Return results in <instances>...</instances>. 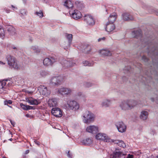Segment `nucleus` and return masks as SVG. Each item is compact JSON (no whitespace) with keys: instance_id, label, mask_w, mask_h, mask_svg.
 I'll list each match as a JSON object with an SVG mask.
<instances>
[{"instance_id":"obj_1","label":"nucleus","mask_w":158,"mask_h":158,"mask_svg":"<svg viewBox=\"0 0 158 158\" xmlns=\"http://www.w3.org/2000/svg\"><path fill=\"white\" fill-rule=\"evenodd\" d=\"M83 120L85 123L88 124L94 121L95 115L91 112L87 110L84 112L82 114Z\"/></svg>"},{"instance_id":"obj_2","label":"nucleus","mask_w":158,"mask_h":158,"mask_svg":"<svg viewBox=\"0 0 158 158\" xmlns=\"http://www.w3.org/2000/svg\"><path fill=\"white\" fill-rule=\"evenodd\" d=\"M13 82L8 79L0 81V94H4L6 93V89L8 87L12 85Z\"/></svg>"},{"instance_id":"obj_3","label":"nucleus","mask_w":158,"mask_h":158,"mask_svg":"<svg viewBox=\"0 0 158 158\" xmlns=\"http://www.w3.org/2000/svg\"><path fill=\"white\" fill-rule=\"evenodd\" d=\"M6 58L8 64L10 67L16 69H18L20 68L18 62L15 57L10 55H8Z\"/></svg>"},{"instance_id":"obj_4","label":"nucleus","mask_w":158,"mask_h":158,"mask_svg":"<svg viewBox=\"0 0 158 158\" xmlns=\"http://www.w3.org/2000/svg\"><path fill=\"white\" fill-rule=\"evenodd\" d=\"M65 106L68 109L76 111L79 108V104L74 100L67 101V104H65Z\"/></svg>"},{"instance_id":"obj_5","label":"nucleus","mask_w":158,"mask_h":158,"mask_svg":"<svg viewBox=\"0 0 158 158\" xmlns=\"http://www.w3.org/2000/svg\"><path fill=\"white\" fill-rule=\"evenodd\" d=\"M132 35L135 38H139L140 40L141 44L142 45V47L145 46L148 44V42L146 41V39H144L143 40L142 37V31L140 29H139L137 30L134 31L132 32Z\"/></svg>"},{"instance_id":"obj_6","label":"nucleus","mask_w":158,"mask_h":158,"mask_svg":"<svg viewBox=\"0 0 158 158\" xmlns=\"http://www.w3.org/2000/svg\"><path fill=\"white\" fill-rule=\"evenodd\" d=\"M126 154L123 153L120 149L116 148L112 154L110 156V158H125Z\"/></svg>"},{"instance_id":"obj_7","label":"nucleus","mask_w":158,"mask_h":158,"mask_svg":"<svg viewBox=\"0 0 158 158\" xmlns=\"http://www.w3.org/2000/svg\"><path fill=\"white\" fill-rule=\"evenodd\" d=\"M72 91V90L69 88L62 87L58 89L57 93L59 94L66 96L70 95Z\"/></svg>"},{"instance_id":"obj_8","label":"nucleus","mask_w":158,"mask_h":158,"mask_svg":"<svg viewBox=\"0 0 158 158\" xmlns=\"http://www.w3.org/2000/svg\"><path fill=\"white\" fill-rule=\"evenodd\" d=\"M62 80L60 76L53 77L51 79L50 84L52 86H58L61 84Z\"/></svg>"},{"instance_id":"obj_9","label":"nucleus","mask_w":158,"mask_h":158,"mask_svg":"<svg viewBox=\"0 0 158 158\" xmlns=\"http://www.w3.org/2000/svg\"><path fill=\"white\" fill-rule=\"evenodd\" d=\"M95 138L97 139L102 140L106 142L112 141L111 139L107 135L103 133H100L97 134Z\"/></svg>"},{"instance_id":"obj_10","label":"nucleus","mask_w":158,"mask_h":158,"mask_svg":"<svg viewBox=\"0 0 158 158\" xmlns=\"http://www.w3.org/2000/svg\"><path fill=\"white\" fill-rule=\"evenodd\" d=\"M61 64L63 67L66 68L74 66L75 65V61L72 59H68L66 60L64 59Z\"/></svg>"},{"instance_id":"obj_11","label":"nucleus","mask_w":158,"mask_h":158,"mask_svg":"<svg viewBox=\"0 0 158 158\" xmlns=\"http://www.w3.org/2000/svg\"><path fill=\"white\" fill-rule=\"evenodd\" d=\"M84 20L89 26H93L95 24L94 19L90 15H85L84 17Z\"/></svg>"},{"instance_id":"obj_12","label":"nucleus","mask_w":158,"mask_h":158,"mask_svg":"<svg viewBox=\"0 0 158 158\" xmlns=\"http://www.w3.org/2000/svg\"><path fill=\"white\" fill-rule=\"evenodd\" d=\"M115 126L119 132L123 133L126 131L127 129L126 125L122 121L117 122Z\"/></svg>"},{"instance_id":"obj_13","label":"nucleus","mask_w":158,"mask_h":158,"mask_svg":"<svg viewBox=\"0 0 158 158\" xmlns=\"http://www.w3.org/2000/svg\"><path fill=\"white\" fill-rule=\"evenodd\" d=\"M86 131L92 134H95L98 131V127L94 125L89 126L86 128Z\"/></svg>"},{"instance_id":"obj_14","label":"nucleus","mask_w":158,"mask_h":158,"mask_svg":"<svg viewBox=\"0 0 158 158\" xmlns=\"http://www.w3.org/2000/svg\"><path fill=\"white\" fill-rule=\"evenodd\" d=\"M56 61V59L52 57H49L44 59L43 62L44 65L49 66L52 65Z\"/></svg>"},{"instance_id":"obj_15","label":"nucleus","mask_w":158,"mask_h":158,"mask_svg":"<svg viewBox=\"0 0 158 158\" xmlns=\"http://www.w3.org/2000/svg\"><path fill=\"white\" fill-rule=\"evenodd\" d=\"M69 14L74 19H78L81 17V13L77 10H74L73 11L71 10L69 11Z\"/></svg>"},{"instance_id":"obj_16","label":"nucleus","mask_w":158,"mask_h":158,"mask_svg":"<svg viewBox=\"0 0 158 158\" xmlns=\"http://www.w3.org/2000/svg\"><path fill=\"white\" fill-rule=\"evenodd\" d=\"M52 114L57 117H60L62 115V113L61 110L59 108H53L51 110Z\"/></svg>"},{"instance_id":"obj_17","label":"nucleus","mask_w":158,"mask_h":158,"mask_svg":"<svg viewBox=\"0 0 158 158\" xmlns=\"http://www.w3.org/2000/svg\"><path fill=\"white\" fill-rule=\"evenodd\" d=\"M39 88L40 89V93L43 95L47 96L50 94V91L44 85H40Z\"/></svg>"},{"instance_id":"obj_18","label":"nucleus","mask_w":158,"mask_h":158,"mask_svg":"<svg viewBox=\"0 0 158 158\" xmlns=\"http://www.w3.org/2000/svg\"><path fill=\"white\" fill-rule=\"evenodd\" d=\"M58 99L56 98H53L49 99L48 104L50 107L56 106L57 105Z\"/></svg>"},{"instance_id":"obj_19","label":"nucleus","mask_w":158,"mask_h":158,"mask_svg":"<svg viewBox=\"0 0 158 158\" xmlns=\"http://www.w3.org/2000/svg\"><path fill=\"white\" fill-rule=\"evenodd\" d=\"M112 102V100L111 99H105L102 102L101 105L102 107H107L111 105Z\"/></svg>"},{"instance_id":"obj_20","label":"nucleus","mask_w":158,"mask_h":158,"mask_svg":"<svg viewBox=\"0 0 158 158\" xmlns=\"http://www.w3.org/2000/svg\"><path fill=\"white\" fill-rule=\"evenodd\" d=\"M119 106L123 110H129L127 100L120 102L119 104Z\"/></svg>"},{"instance_id":"obj_21","label":"nucleus","mask_w":158,"mask_h":158,"mask_svg":"<svg viewBox=\"0 0 158 158\" xmlns=\"http://www.w3.org/2000/svg\"><path fill=\"white\" fill-rule=\"evenodd\" d=\"M115 25L113 23H109L106 24V30L109 32H114V31L115 30Z\"/></svg>"},{"instance_id":"obj_22","label":"nucleus","mask_w":158,"mask_h":158,"mask_svg":"<svg viewBox=\"0 0 158 158\" xmlns=\"http://www.w3.org/2000/svg\"><path fill=\"white\" fill-rule=\"evenodd\" d=\"M122 19L124 21L133 20L134 19L133 17L130 15L128 13H123L122 15Z\"/></svg>"},{"instance_id":"obj_23","label":"nucleus","mask_w":158,"mask_h":158,"mask_svg":"<svg viewBox=\"0 0 158 158\" xmlns=\"http://www.w3.org/2000/svg\"><path fill=\"white\" fill-rule=\"evenodd\" d=\"M148 113L145 110H142L140 113L139 118L142 120L144 121L147 120L148 118Z\"/></svg>"},{"instance_id":"obj_24","label":"nucleus","mask_w":158,"mask_h":158,"mask_svg":"<svg viewBox=\"0 0 158 158\" xmlns=\"http://www.w3.org/2000/svg\"><path fill=\"white\" fill-rule=\"evenodd\" d=\"M27 102H28L30 104L32 105H38L39 104L40 102V99H36L33 98L28 99L27 100Z\"/></svg>"},{"instance_id":"obj_25","label":"nucleus","mask_w":158,"mask_h":158,"mask_svg":"<svg viewBox=\"0 0 158 158\" xmlns=\"http://www.w3.org/2000/svg\"><path fill=\"white\" fill-rule=\"evenodd\" d=\"M99 53L102 56H110L112 53L110 50L108 49H102L99 51Z\"/></svg>"},{"instance_id":"obj_26","label":"nucleus","mask_w":158,"mask_h":158,"mask_svg":"<svg viewBox=\"0 0 158 158\" xmlns=\"http://www.w3.org/2000/svg\"><path fill=\"white\" fill-rule=\"evenodd\" d=\"M92 49V46L89 44L85 45L83 46V52L85 53H89Z\"/></svg>"},{"instance_id":"obj_27","label":"nucleus","mask_w":158,"mask_h":158,"mask_svg":"<svg viewBox=\"0 0 158 158\" xmlns=\"http://www.w3.org/2000/svg\"><path fill=\"white\" fill-rule=\"evenodd\" d=\"M7 28L8 32L9 35H13L16 33V31L14 28L11 26H7Z\"/></svg>"},{"instance_id":"obj_28","label":"nucleus","mask_w":158,"mask_h":158,"mask_svg":"<svg viewBox=\"0 0 158 158\" xmlns=\"http://www.w3.org/2000/svg\"><path fill=\"white\" fill-rule=\"evenodd\" d=\"M127 101L129 110L133 108L137 104V102L134 100H127Z\"/></svg>"},{"instance_id":"obj_29","label":"nucleus","mask_w":158,"mask_h":158,"mask_svg":"<svg viewBox=\"0 0 158 158\" xmlns=\"http://www.w3.org/2000/svg\"><path fill=\"white\" fill-rule=\"evenodd\" d=\"M116 13H113L111 14L108 18L109 23H113L116 19Z\"/></svg>"},{"instance_id":"obj_30","label":"nucleus","mask_w":158,"mask_h":158,"mask_svg":"<svg viewBox=\"0 0 158 158\" xmlns=\"http://www.w3.org/2000/svg\"><path fill=\"white\" fill-rule=\"evenodd\" d=\"M64 5L68 8H72L73 6V3L70 0H66L64 2Z\"/></svg>"},{"instance_id":"obj_31","label":"nucleus","mask_w":158,"mask_h":158,"mask_svg":"<svg viewBox=\"0 0 158 158\" xmlns=\"http://www.w3.org/2000/svg\"><path fill=\"white\" fill-rule=\"evenodd\" d=\"M81 142L83 145H88L91 144L92 142V141L91 139L88 138L85 139H83L82 140Z\"/></svg>"},{"instance_id":"obj_32","label":"nucleus","mask_w":158,"mask_h":158,"mask_svg":"<svg viewBox=\"0 0 158 158\" xmlns=\"http://www.w3.org/2000/svg\"><path fill=\"white\" fill-rule=\"evenodd\" d=\"M65 36L68 40L69 45V46L71 44V43L72 40V35L71 34H66Z\"/></svg>"},{"instance_id":"obj_33","label":"nucleus","mask_w":158,"mask_h":158,"mask_svg":"<svg viewBox=\"0 0 158 158\" xmlns=\"http://www.w3.org/2000/svg\"><path fill=\"white\" fill-rule=\"evenodd\" d=\"M139 81L142 82H143L145 84L148 83L149 82V81L148 80V78L145 77H139Z\"/></svg>"},{"instance_id":"obj_34","label":"nucleus","mask_w":158,"mask_h":158,"mask_svg":"<svg viewBox=\"0 0 158 158\" xmlns=\"http://www.w3.org/2000/svg\"><path fill=\"white\" fill-rule=\"evenodd\" d=\"M31 50L33 52L37 53L40 52V49L37 46H32L31 47Z\"/></svg>"},{"instance_id":"obj_35","label":"nucleus","mask_w":158,"mask_h":158,"mask_svg":"<svg viewBox=\"0 0 158 158\" xmlns=\"http://www.w3.org/2000/svg\"><path fill=\"white\" fill-rule=\"evenodd\" d=\"M5 35V31L2 27L0 26V38L3 39L4 38Z\"/></svg>"},{"instance_id":"obj_36","label":"nucleus","mask_w":158,"mask_h":158,"mask_svg":"<svg viewBox=\"0 0 158 158\" xmlns=\"http://www.w3.org/2000/svg\"><path fill=\"white\" fill-rule=\"evenodd\" d=\"M76 95L79 97V98L81 99H82L84 100L86 96L85 95L82 94L81 92H78L77 94Z\"/></svg>"},{"instance_id":"obj_37","label":"nucleus","mask_w":158,"mask_h":158,"mask_svg":"<svg viewBox=\"0 0 158 158\" xmlns=\"http://www.w3.org/2000/svg\"><path fill=\"white\" fill-rule=\"evenodd\" d=\"M85 66H92L94 65L93 62H90L88 61L85 60L83 62Z\"/></svg>"},{"instance_id":"obj_38","label":"nucleus","mask_w":158,"mask_h":158,"mask_svg":"<svg viewBox=\"0 0 158 158\" xmlns=\"http://www.w3.org/2000/svg\"><path fill=\"white\" fill-rule=\"evenodd\" d=\"M40 76L43 77H45L48 75V73L47 71L42 70L40 72Z\"/></svg>"},{"instance_id":"obj_39","label":"nucleus","mask_w":158,"mask_h":158,"mask_svg":"<svg viewBox=\"0 0 158 158\" xmlns=\"http://www.w3.org/2000/svg\"><path fill=\"white\" fill-rule=\"evenodd\" d=\"M118 145L123 148H125L126 147L125 144L124 143L123 141L121 140H120Z\"/></svg>"},{"instance_id":"obj_40","label":"nucleus","mask_w":158,"mask_h":158,"mask_svg":"<svg viewBox=\"0 0 158 158\" xmlns=\"http://www.w3.org/2000/svg\"><path fill=\"white\" fill-rule=\"evenodd\" d=\"M35 14L37 15L40 17H42L43 16V14L42 11L40 10L39 12H36L35 13Z\"/></svg>"},{"instance_id":"obj_41","label":"nucleus","mask_w":158,"mask_h":158,"mask_svg":"<svg viewBox=\"0 0 158 158\" xmlns=\"http://www.w3.org/2000/svg\"><path fill=\"white\" fill-rule=\"evenodd\" d=\"M93 84L89 82H86L84 84L85 86L86 87H90L93 86Z\"/></svg>"},{"instance_id":"obj_42","label":"nucleus","mask_w":158,"mask_h":158,"mask_svg":"<svg viewBox=\"0 0 158 158\" xmlns=\"http://www.w3.org/2000/svg\"><path fill=\"white\" fill-rule=\"evenodd\" d=\"M20 12L22 15H26L27 11L25 9H23L20 10Z\"/></svg>"},{"instance_id":"obj_43","label":"nucleus","mask_w":158,"mask_h":158,"mask_svg":"<svg viewBox=\"0 0 158 158\" xmlns=\"http://www.w3.org/2000/svg\"><path fill=\"white\" fill-rule=\"evenodd\" d=\"M21 107L24 110H27V108L28 107V105H25L23 104V103L20 104Z\"/></svg>"},{"instance_id":"obj_44","label":"nucleus","mask_w":158,"mask_h":158,"mask_svg":"<svg viewBox=\"0 0 158 158\" xmlns=\"http://www.w3.org/2000/svg\"><path fill=\"white\" fill-rule=\"evenodd\" d=\"M12 102L11 100H6L4 102V104L5 105H7L8 104H11Z\"/></svg>"},{"instance_id":"obj_45","label":"nucleus","mask_w":158,"mask_h":158,"mask_svg":"<svg viewBox=\"0 0 158 158\" xmlns=\"http://www.w3.org/2000/svg\"><path fill=\"white\" fill-rule=\"evenodd\" d=\"M112 141L109 142H113L115 144H117L118 145V144L119 143L120 140H113L111 139Z\"/></svg>"},{"instance_id":"obj_46","label":"nucleus","mask_w":158,"mask_h":158,"mask_svg":"<svg viewBox=\"0 0 158 158\" xmlns=\"http://www.w3.org/2000/svg\"><path fill=\"white\" fill-rule=\"evenodd\" d=\"M83 5L80 2H79L78 4L77 5V8L79 9H82Z\"/></svg>"},{"instance_id":"obj_47","label":"nucleus","mask_w":158,"mask_h":158,"mask_svg":"<svg viewBox=\"0 0 158 158\" xmlns=\"http://www.w3.org/2000/svg\"><path fill=\"white\" fill-rule=\"evenodd\" d=\"M35 108L34 106L28 105V107L27 108V110H34Z\"/></svg>"},{"instance_id":"obj_48","label":"nucleus","mask_w":158,"mask_h":158,"mask_svg":"<svg viewBox=\"0 0 158 158\" xmlns=\"http://www.w3.org/2000/svg\"><path fill=\"white\" fill-rule=\"evenodd\" d=\"M105 39V37H103L102 38H100L98 39V42H100L102 40L104 41Z\"/></svg>"},{"instance_id":"obj_49","label":"nucleus","mask_w":158,"mask_h":158,"mask_svg":"<svg viewBox=\"0 0 158 158\" xmlns=\"http://www.w3.org/2000/svg\"><path fill=\"white\" fill-rule=\"evenodd\" d=\"M142 59L143 60H144L145 61H148V58L144 56H143L142 57Z\"/></svg>"},{"instance_id":"obj_50","label":"nucleus","mask_w":158,"mask_h":158,"mask_svg":"<svg viewBox=\"0 0 158 158\" xmlns=\"http://www.w3.org/2000/svg\"><path fill=\"white\" fill-rule=\"evenodd\" d=\"M67 156L69 157L70 158H72V155L70 153L69 151L68 152Z\"/></svg>"},{"instance_id":"obj_51","label":"nucleus","mask_w":158,"mask_h":158,"mask_svg":"<svg viewBox=\"0 0 158 158\" xmlns=\"http://www.w3.org/2000/svg\"><path fill=\"white\" fill-rule=\"evenodd\" d=\"M10 122L12 125H13V126H15V123L12 121L11 120H10Z\"/></svg>"},{"instance_id":"obj_52","label":"nucleus","mask_w":158,"mask_h":158,"mask_svg":"<svg viewBox=\"0 0 158 158\" xmlns=\"http://www.w3.org/2000/svg\"><path fill=\"white\" fill-rule=\"evenodd\" d=\"M34 142L35 143L37 144L38 145H39L40 144V143L39 141H38L36 140H35Z\"/></svg>"},{"instance_id":"obj_53","label":"nucleus","mask_w":158,"mask_h":158,"mask_svg":"<svg viewBox=\"0 0 158 158\" xmlns=\"http://www.w3.org/2000/svg\"><path fill=\"white\" fill-rule=\"evenodd\" d=\"M29 152V150H26L25 151V154H27Z\"/></svg>"},{"instance_id":"obj_54","label":"nucleus","mask_w":158,"mask_h":158,"mask_svg":"<svg viewBox=\"0 0 158 158\" xmlns=\"http://www.w3.org/2000/svg\"><path fill=\"white\" fill-rule=\"evenodd\" d=\"M11 6L12 8H15V9H17V8L16 7H15V6H14L13 5H11Z\"/></svg>"},{"instance_id":"obj_55","label":"nucleus","mask_w":158,"mask_h":158,"mask_svg":"<svg viewBox=\"0 0 158 158\" xmlns=\"http://www.w3.org/2000/svg\"><path fill=\"white\" fill-rule=\"evenodd\" d=\"M151 100L152 102H153L154 101V99L153 98H151Z\"/></svg>"},{"instance_id":"obj_56","label":"nucleus","mask_w":158,"mask_h":158,"mask_svg":"<svg viewBox=\"0 0 158 158\" xmlns=\"http://www.w3.org/2000/svg\"><path fill=\"white\" fill-rule=\"evenodd\" d=\"M156 100L157 101H156V102L158 104V96L157 97Z\"/></svg>"},{"instance_id":"obj_57","label":"nucleus","mask_w":158,"mask_h":158,"mask_svg":"<svg viewBox=\"0 0 158 158\" xmlns=\"http://www.w3.org/2000/svg\"><path fill=\"white\" fill-rule=\"evenodd\" d=\"M0 64H5V63H3V62H1V61H0Z\"/></svg>"},{"instance_id":"obj_58","label":"nucleus","mask_w":158,"mask_h":158,"mask_svg":"<svg viewBox=\"0 0 158 158\" xmlns=\"http://www.w3.org/2000/svg\"><path fill=\"white\" fill-rule=\"evenodd\" d=\"M29 114H26V116L27 117H28V116H29Z\"/></svg>"},{"instance_id":"obj_59","label":"nucleus","mask_w":158,"mask_h":158,"mask_svg":"<svg viewBox=\"0 0 158 158\" xmlns=\"http://www.w3.org/2000/svg\"><path fill=\"white\" fill-rule=\"evenodd\" d=\"M9 140L10 141H12V140H13V139H12L11 138V139H10Z\"/></svg>"},{"instance_id":"obj_60","label":"nucleus","mask_w":158,"mask_h":158,"mask_svg":"<svg viewBox=\"0 0 158 158\" xmlns=\"http://www.w3.org/2000/svg\"><path fill=\"white\" fill-rule=\"evenodd\" d=\"M14 49H17V48L16 47H14L13 48Z\"/></svg>"},{"instance_id":"obj_61","label":"nucleus","mask_w":158,"mask_h":158,"mask_svg":"<svg viewBox=\"0 0 158 158\" xmlns=\"http://www.w3.org/2000/svg\"><path fill=\"white\" fill-rule=\"evenodd\" d=\"M9 106V107H10V108L12 107V106Z\"/></svg>"},{"instance_id":"obj_62","label":"nucleus","mask_w":158,"mask_h":158,"mask_svg":"<svg viewBox=\"0 0 158 158\" xmlns=\"http://www.w3.org/2000/svg\"><path fill=\"white\" fill-rule=\"evenodd\" d=\"M157 158H158V155L156 157Z\"/></svg>"},{"instance_id":"obj_63","label":"nucleus","mask_w":158,"mask_h":158,"mask_svg":"<svg viewBox=\"0 0 158 158\" xmlns=\"http://www.w3.org/2000/svg\"><path fill=\"white\" fill-rule=\"evenodd\" d=\"M148 78H149V79H150L151 78L150 77H148Z\"/></svg>"},{"instance_id":"obj_64","label":"nucleus","mask_w":158,"mask_h":158,"mask_svg":"<svg viewBox=\"0 0 158 158\" xmlns=\"http://www.w3.org/2000/svg\"><path fill=\"white\" fill-rule=\"evenodd\" d=\"M2 158H6V157H3Z\"/></svg>"}]
</instances>
